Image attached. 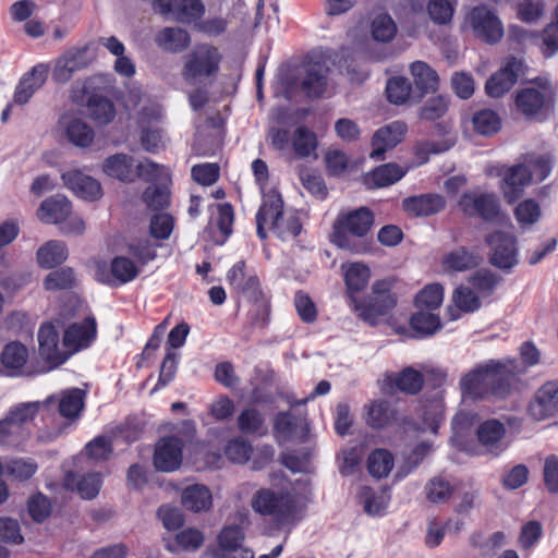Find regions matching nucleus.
Instances as JSON below:
<instances>
[{
    "label": "nucleus",
    "instance_id": "obj_1",
    "mask_svg": "<svg viewBox=\"0 0 558 558\" xmlns=\"http://www.w3.org/2000/svg\"><path fill=\"white\" fill-rule=\"evenodd\" d=\"M525 373V367L514 360H489L464 373L460 377L459 389L463 399L473 401L505 398Z\"/></svg>",
    "mask_w": 558,
    "mask_h": 558
},
{
    "label": "nucleus",
    "instance_id": "obj_2",
    "mask_svg": "<svg viewBox=\"0 0 558 558\" xmlns=\"http://www.w3.org/2000/svg\"><path fill=\"white\" fill-rule=\"evenodd\" d=\"M251 507L254 512L269 518L277 527H284L294 525L303 518L305 501L289 492L260 488L252 496Z\"/></svg>",
    "mask_w": 558,
    "mask_h": 558
},
{
    "label": "nucleus",
    "instance_id": "obj_3",
    "mask_svg": "<svg viewBox=\"0 0 558 558\" xmlns=\"http://www.w3.org/2000/svg\"><path fill=\"white\" fill-rule=\"evenodd\" d=\"M373 211L365 206L341 211L332 225L331 242L339 248L351 253H363L366 246L360 241L374 226Z\"/></svg>",
    "mask_w": 558,
    "mask_h": 558
},
{
    "label": "nucleus",
    "instance_id": "obj_4",
    "mask_svg": "<svg viewBox=\"0 0 558 558\" xmlns=\"http://www.w3.org/2000/svg\"><path fill=\"white\" fill-rule=\"evenodd\" d=\"M457 208L465 217L481 218L485 221L496 220L500 214V204L495 193L474 189L464 192Z\"/></svg>",
    "mask_w": 558,
    "mask_h": 558
},
{
    "label": "nucleus",
    "instance_id": "obj_5",
    "mask_svg": "<svg viewBox=\"0 0 558 558\" xmlns=\"http://www.w3.org/2000/svg\"><path fill=\"white\" fill-rule=\"evenodd\" d=\"M221 58L219 50L214 46H196L185 57L182 76L185 81L191 82L196 78L216 75Z\"/></svg>",
    "mask_w": 558,
    "mask_h": 558
},
{
    "label": "nucleus",
    "instance_id": "obj_6",
    "mask_svg": "<svg viewBox=\"0 0 558 558\" xmlns=\"http://www.w3.org/2000/svg\"><path fill=\"white\" fill-rule=\"evenodd\" d=\"M372 290L373 295L368 303H359L355 296H351V303L365 323L375 326L380 317L386 316L395 307L396 298L385 282H375Z\"/></svg>",
    "mask_w": 558,
    "mask_h": 558
},
{
    "label": "nucleus",
    "instance_id": "obj_7",
    "mask_svg": "<svg viewBox=\"0 0 558 558\" xmlns=\"http://www.w3.org/2000/svg\"><path fill=\"white\" fill-rule=\"evenodd\" d=\"M465 24L474 36L487 44H496L504 36V27L493 10L486 5L474 7L465 15Z\"/></svg>",
    "mask_w": 558,
    "mask_h": 558
},
{
    "label": "nucleus",
    "instance_id": "obj_8",
    "mask_svg": "<svg viewBox=\"0 0 558 558\" xmlns=\"http://www.w3.org/2000/svg\"><path fill=\"white\" fill-rule=\"evenodd\" d=\"M486 242L492 248L489 262L493 266L510 270L519 263L517 240L512 233L495 231L486 238Z\"/></svg>",
    "mask_w": 558,
    "mask_h": 558
},
{
    "label": "nucleus",
    "instance_id": "obj_9",
    "mask_svg": "<svg viewBox=\"0 0 558 558\" xmlns=\"http://www.w3.org/2000/svg\"><path fill=\"white\" fill-rule=\"evenodd\" d=\"M524 71L525 64L522 59L507 58L502 66L487 80L485 85L487 95L493 98L501 97L511 89Z\"/></svg>",
    "mask_w": 558,
    "mask_h": 558
},
{
    "label": "nucleus",
    "instance_id": "obj_10",
    "mask_svg": "<svg viewBox=\"0 0 558 558\" xmlns=\"http://www.w3.org/2000/svg\"><path fill=\"white\" fill-rule=\"evenodd\" d=\"M246 521L244 514H239L238 522L227 523L220 530L217 536V546L208 549L210 557L241 554V551H252L244 547L245 533L243 524Z\"/></svg>",
    "mask_w": 558,
    "mask_h": 558
},
{
    "label": "nucleus",
    "instance_id": "obj_11",
    "mask_svg": "<svg viewBox=\"0 0 558 558\" xmlns=\"http://www.w3.org/2000/svg\"><path fill=\"white\" fill-rule=\"evenodd\" d=\"M58 130L76 147L87 148L94 143L93 128L74 112H65L59 118Z\"/></svg>",
    "mask_w": 558,
    "mask_h": 558
},
{
    "label": "nucleus",
    "instance_id": "obj_12",
    "mask_svg": "<svg viewBox=\"0 0 558 558\" xmlns=\"http://www.w3.org/2000/svg\"><path fill=\"white\" fill-rule=\"evenodd\" d=\"M527 412L535 421H543L558 412V379L547 381L534 393Z\"/></svg>",
    "mask_w": 558,
    "mask_h": 558
},
{
    "label": "nucleus",
    "instance_id": "obj_13",
    "mask_svg": "<svg viewBox=\"0 0 558 558\" xmlns=\"http://www.w3.org/2000/svg\"><path fill=\"white\" fill-rule=\"evenodd\" d=\"M85 390L80 388H70L62 390L58 395L48 397L43 401V405L48 408L50 404L57 403L60 416L69 422H75L80 418L85 408Z\"/></svg>",
    "mask_w": 558,
    "mask_h": 558
},
{
    "label": "nucleus",
    "instance_id": "obj_14",
    "mask_svg": "<svg viewBox=\"0 0 558 558\" xmlns=\"http://www.w3.org/2000/svg\"><path fill=\"white\" fill-rule=\"evenodd\" d=\"M501 175L500 190L509 204L517 202L522 196L524 187L533 181L532 171L523 160L507 168Z\"/></svg>",
    "mask_w": 558,
    "mask_h": 558
},
{
    "label": "nucleus",
    "instance_id": "obj_15",
    "mask_svg": "<svg viewBox=\"0 0 558 558\" xmlns=\"http://www.w3.org/2000/svg\"><path fill=\"white\" fill-rule=\"evenodd\" d=\"M37 337L39 354L51 367L59 366L69 359L66 348L59 344V335L52 324H44L39 328Z\"/></svg>",
    "mask_w": 558,
    "mask_h": 558
},
{
    "label": "nucleus",
    "instance_id": "obj_16",
    "mask_svg": "<svg viewBox=\"0 0 558 558\" xmlns=\"http://www.w3.org/2000/svg\"><path fill=\"white\" fill-rule=\"evenodd\" d=\"M153 5L160 14H171L182 23H190L204 12V5L199 0H154Z\"/></svg>",
    "mask_w": 558,
    "mask_h": 558
},
{
    "label": "nucleus",
    "instance_id": "obj_17",
    "mask_svg": "<svg viewBox=\"0 0 558 558\" xmlns=\"http://www.w3.org/2000/svg\"><path fill=\"white\" fill-rule=\"evenodd\" d=\"M183 444L177 437H165L159 440L154 454V464L157 470L172 472L182 463Z\"/></svg>",
    "mask_w": 558,
    "mask_h": 558
},
{
    "label": "nucleus",
    "instance_id": "obj_18",
    "mask_svg": "<svg viewBox=\"0 0 558 558\" xmlns=\"http://www.w3.org/2000/svg\"><path fill=\"white\" fill-rule=\"evenodd\" d=\"M90 63L87 48L68 51L56 61L52 77L58 83H66L75 72L86 69Z\"/></svg>",
    "mask_w": 558,
    "mask_h": 558
},
{
    "label": "nucleus",
    "instance_id": "obj_19",
    "mask_svg": "<svg viewBox=\"0 0 558 558\" xmlns=\"http://www.w3.org/2000/svg\"><path fill=\"white\" fill-rule=\"evenodd\" d=\"M283 218V201L279 194L270 193L268 194L257 215H256V227L257 234L260 239H266V226L269 227L272 231L277 228V225Z\"/></svg>",
    "mask_w": 558,
    "mask_h": 558
},
{
    "label": "nucleus",
    "instance_id": "obj_20",
    "mask_svg": "<svg viewBox=\"0 0 558 558\" xmlns=\"http://www.w3.org/2000/svg\"><path fill=\"white\" fill-rule=\"evenodd\" d=\"M405 132L407 125L401 121H395L378 129L372 138L371 158L381 159L386 150L393 148L402 141Z\"/></svg>",
    "mask_w": 558,
    "mask_h": 558
},
{
    "label": "nucleus",
    "instance_id": "obj_21",
    "mask_svg": "<svg viewBox=\"0 0 558 558\" xmlns=\"http://www.w3.org/2000/svg\"><path fill=\"white\" fill-rule=\"evenodd\" d=\"M61 179L64 185L81 198L96 201L102 195L100 183L80 170H69L62 173Z\"/></svg>",
    "mask_w": 558,
    "mask_h": 558
},
{
    "label": "nucleus",
    "instance_id": "obj_22",
    "mask_svg": "<svg viewBox=\"0 0 558 558\" xmlns=\"http://www.w3.org/2000/svg\"><path fill=\"white\" fill-rule=\"evenodd\" d=\"M506 436V426L496 418L482 422L476 428L478 444L486 452L498 456L504 451L502 440Z\"/></svg>",
    "mask_w": 558,
    "mask_h": 558
},
{
    "label": "nucleus",
    "instance_id": "obj_23",
    "mask_svg": "<svg viewBox=\"0 0 558 558\" xmlns=\"http://www.w3.org/2000/svg\"><path fill=\"white\" fill-rule=\"evenodd\" d=\"M96 336V322L92 317H87L83 323H75L71 325L63 336V345L69 352V357L78 351L86 348L94 340Z\"/></svg>",
    "mask_w": 558,
    "mask_h": 558
},
{
    "label": "nucleus",
    "instance_id": "obj_24",
    "mask_svg": "<svg viewBox=\"0 0 558 558\" xmlns=\"http://www.w3.org/2000/svg\"><path fill=\"white\" fill-rule=\"evenodd\" d=\"M446 206L442 195L436 193L421 194L402 201V209L414 217H427L441 211Z\"/></svg>",
    "mask_w": 558,
    "mask_h": 558
},
{
    "label": "nucleus",
    "instance_id": "obj_25",
    "mask_svg": "<svg viewBox=\"0 0 558 558\" xmlns=\"http://www.w3.org/2000/svg\"><path fill=\"white\" fill-rule=\"evenodd\" d=\"M70 201L60 194L46 198L37 209V217L45 223H59L71 214Z\"/></svg>",
    "mask_w": 558,
    "mask_h": 558
},
{
    "label": "nucleus",
    "instance_id": "obj_26",
    "mask_svg": "<svg viewBox=\"0 0 558 558\" xmlns=\"http://www.w3.org/2000/svg\"><path fill=\"white\" fill-rule=\"evenodd\" d=\"M48 75V68L45 64H38L23 76L14 93V102L17 105L26 104L33 94L40 88Z\"/></svg>",
    "mask_w": 558,
    "mask_h": 558
},
{
    "label": "nucleus",
    "instance_id": "obj_27",
    "mask_svg": "<svg viewBox=\"0 0 558 558\" xmlns=\"http://www.w3.org/2000/svg\"><path fill=\"white\" fill-rule=\"evenodd\" d=\"M365 409L366 424L374 429L387 428L398 420L397 410L388 401L375 400Z\"/></svg>",
    "mask_w": 558,
    "mask_h": 558
},
{
    "label": "nucleus",
    "instance_id": "obj_28",
    "mask_svg": "<svg viewBox=\"0 0 558 558\" xmlns=\"http://www.w3.org/2000/svg\"><path fill=\"white\" fill-rule=\"evenodd\" d=\"M135 166L132 156L119 153L105 160L102 170L109 177L122 182H133L136 179Z\"/></svg>",
    "mask_w": 558,
    "mask_h": 558
},
{
    "label": "nucleus",
    "instance_id": "obj_29",
    "mask_svg": "<svg viewBox=\"0 0 558 558\" xmlns=\"http://www.w3.org/2000/svg\"><path fill=\"white\" fill-rule=\"evenodd\" d=\"M181 504L195 513L208 511L213 506L211 492L201 484L187 486L181 494Z\"/></svg>",
    "mask_w": 558,
    "mask_h": 558
},
{
    "label": "nucleus",
    "instance_id": "obj_30",
    "mask_svg": "<svg viewBox=\"0 0 558 558\" xmlns=\"http://www.w3.org/2000/svg\"><path fill=\"white\" fill-rule=\"evenodd\" d=\"M28 360V349L19 341L5 344L0 354V361L8 375L15 376L21 373Z\"/></svg>",
    "mask_w": 558,
    "mask_h": 558
},
{
    "label": "nucleus",
    "instance_id": "obj_31",
    "mask_svg": "<svg viewBox=\"0 0 558 558\" xmlns=\"http://www.w3.org/2000/svg\"><path fill=\"white\" fill-rule=\"evenodd\" d=\"M548 95L549 89L546 87L541 89L535 87L522 88L515 96L517 108L527 117L536 114L544 107Z\"/></svg>",
    "mask_w": 558,
    "mask_h": 558
},
{
    "label": "nucleus",
    "instance_id": "obj_32",
    "mask_svg": "<svg viewBox=\"0 0 558 558\" xmlns=\"http://www.w3.org/2000/svg\"><path fill=\"white\" fill-rule=\"evenodd\" d=\"M329 68L325 63H313L306 68L302 88L308 97H319L328 85Z\"/></svg>",
    "mask_w": 558,
    "mask_h": 558
},
{
    "label": "nucleus",
    "instance_id": "obj_33",
    "mask_svg": "<svg viewBox=\"0 0 558 558\" xmlns=\"http://www.w3.org/2000/svg\"><path fill=\"white\" fill-rule=\"evenodd\" d=\"M64 486L68 489L77 490V493L84 499H93L99 493L101 486V477L99 473L78 475L70 472L64 477Z\"/></svg>",
    "mask_w": 558,
    "mask_h": 558
},
{
    "label": "nucleus",
    "instance_id": "obj_34",
    "mask_svg": "<svg viewBox=\"0 0 558 558\" xmlns=\"http://www.w3.org/2000/svg\"><path fill=\"white\" fill-rule=\"evenodd\" d=\"M410 73L414 85L422 95L435 93L439 86L437 72L424 61H414L410 64Z\"/></svg>",
    "mask_w": 558,
    "mask_h": 558
},
{
    "label": "nucleus",
    "instance_id": "obj_35",
    "mask_svg": "<svg viewBox=\"0 0 558 558\" xmlns=\"http://www.w3.org/2000/svg\"><path fill=\"white\" fill-rule=\"evenodd\" d=\"M481 262L482 257L477 253L461 246L446 254L442 265L447 270L464 271L477 267Z\"/></svg>",
    "mask_w": 558,
    "mask_h": 558
},
{
    "label": "nucleus",
    "instance_id": "obj_36",
    "mask_svg": "<svg viewBox=\"0 0 558 558\" xmlns=\"http://www.w3.org/2000/svg\"><path fill=\"white\" fill-rule=\"evenodd\" d=\"M158 47L170 52H180L186 49L191 43L186 31L179 27H166L156 36Z\"/></svg>",
    "mask_w": 558,
    "mask_h": 558
},
{
    "label": "nucleus",
    "instance_id": "obj_37",
    "mask_svg": "<svg viewBox=\"0 0 558 558\" xmlns=\"http://www.w3.org/2000/svg\"><path fill=\"white\" fill-rule=\"evenodd\" d=\"M407 170L397 163H386L375 168L367 177L369 187H386L401 180Z\"/></svg>",
    "mask_w": 558,
    "mask_h": 558
},
{
    "label": "nucleus",
    "instance_id": "obj_38",
    "mask_svg": "<svg viewBox=\"0 0 558 558\" xmlns=\"http://www.w3.org/2000/svg\"><path fill=\"white\" fill-rule=\"evenodd\" d=\"M236 426L244 435L263 436L267 432L264 414L254 407H247L240 412Z\"/></svg>",
    "mask_w": 558,
    "mask_h": 558
},
{
    "label": "nucleus",
    "instance_id": "obj_39",
    "mask_svg": "<svg viewBox=\"0 0 558 558\" xmlns=\"http://www.w3.org/2000/svg\"><path fill=\"white\" fill-rule=\"evenodd\" d=\"M89 117L99 125L109 124L116 117V108L111 100L101 95H92L86 104Z\"/></svg>",
    "mask_w": 558,
    "mask_h": 558
},
{
    "label": "nucleus",
    "instance_id": "obj_40",
    "mask_svg": "<svg viewBox=\"0 0 558 558\" xmlns=\"http://www.w3.org/2000/svg\"><path fill=\"white\" fill-rule=\"evenodd\" d=\"M68 257V250L64 243L56 240L48 241L37 251L38 264L47 269L62 264Z\"/></svg>",
    "mask_w": 558,
    "mask_h": 558
},
{
    "label": "nucleus",
    "instance_id": "obj_41",
    "mask_svg": "<svg viewBox=\"0 0 558 558\" xmlns=\"http://www.w3.org/2000/svg\"><path fill=\"white\" fill-rule=\"evenodd\" d=\"M369 275V268L362 263H353L348 266L344 271V279L350 298L367 286Z\"/></svg>",
    "mask_w": 558,
    "mask_h": 558
},
{
    "label": "nucleus",
    "instance_id": "obj_42",
    "mask_svg": "<svg viewBox=\"0 0 558 558\" xmlns=\"http://www.w3.org/2000/svg\"><path fill=\"white\" fill-rule=\"evenodd\" d=\"M38 465L33 459L15 458L4 465L5 474L13 481L24 482L29 480L37 471Z\"/></svg>",
    "mask_w": 558,
    "mask_h": 558
},
{
    "label": "nucleus",
    "instance_id": "obj_43",
    "mask_svg": "<svg viewBox=\"0 0 558 558\" xmlns=\"http://www.w3.org/2000/svg\"><path fill=\"white\" fill-rule=\"evenodd\" d=\"M472 123L474 130L484 136L496 134L501 126V120L499 116L490 109H483L477 111L472 118Z\"/></svg>",
    "mask_w": 558,
    "mask_h": 558
},
{
    "label": "nucleus",
    "instance_id": "obj_44",
    "mask_svg": "<svg viewBox=\"0 0 558 558\" xmlns=\"http://www.w3.org/2000/svg\"><path fill=\"white\" fill-rule=\"evenodd\" d=\"M29 436L25 426H20L14 420L7 415L0 421V444L16 446Z\"/></svg>",
    "mask_w": 558,
    "mask_h": 558
},
{
    "label": "nucleus",
    "instance_id": "obj_45",
    "mask_svg": "<svg viewBox=\"0 0 558 558\" xmlns=\"http://www.w3.org/2000/svg\"><path fill=\"white\" fill-rule=\"evenodd\" d=\"M527 169L532 171V178L536 182L544 181L551 170L553 157L550 154H527L523 157Z\"/></svg>",
    "mask_w": 558,
    "mask_h": 558
},
{
    "label": "nucleus",
    "instance_id": "obj_46",
    "mask_svg": "<svg viewBox=\"0 0 558 558\" xmlns=\"http://www.w3.org/2000/svg\"><path fill=\"white\" fill-rule=\"evenodd\" d=\"M393 466L391 453L385 449L374 450L367 459V469L372 476L386 477Z\"/></svg>",
    "mask_w": 558,
    "mask_h": 558
},
{
    "label": "nucleus",
    "instance_id": "obj_47",
    "mask_svg": "<svg viewBox=\"0 0 558 558\" xmlns=\"http://www.w3.org/2000/svg\"><path fill=\"white\" fill-rule=\"evenodd\" d=\"M388 100L393 105L405 104L412 94V85L404 76H395L388 80L386 85Z\"/></svg>",
    "mask_w": 558,
    "mask_h": 558
},
{
    "label": "nucleus",
    "instance_id": "obj_48",
    "mask_svg": "<svg viewBox=\"0 0 558 558\" xmlns=\"http://www.w3.org/2000/svg\"><path fill=\"white\" fill-rule=\"evenodd\" d=\"M397 34V25L388 14L377 15L371 24L372 38L378 43H389Z\"/></svg>",
    "mask_w": 558,
    "mask_h": 558
},
{
    "label": "nucleus",
    "instance_id": "obj_49",
    "mask_svg": "<svg viewBox=\"0 0 558 558\" xmlns=\"http://www.w3.org/2000/svg\"><path fill=\"white\" fill-rule=\"evenodd\" d=\"M395 384L400 391L409 395H415L422 389L424 377L418 371L412 367H407L398 374L395 379Z\"/></svg>",
    "mask_w": 558,
    "mask_h": 558
},
{
    "label": "nucleus",
    "instance_id": "obj_50",
    "mask_svg": "<svg viewBox=\"0 0 558 558\" xmlns=\"http://www.w3.org/2000/svg\"><path fill=\"white\" fill-rule=\"evenodd\" d=\"M426 10L429 19L437 25H446L451 22L454 3L450 0H428Z\"/></svg>",
    "mask_w": 558,
    "mask_h": 558
},
{
    "label": "nucleus",
    "instance_id": "obj_51",
    "mask_svg": "<svg viewBox=\"0 0 558 558\" xmlns=\"http://www.w3.org/2000/svg\"><path fill=\"white\" fill-rule=\"evenodd\" d=\"M292 141L295 153L302 158L311 156L317 146L315 133L304 126L294 131Z\"/></svg>",
    "mask_w": 558,
    "mask_h": 558
},
{
    "label": "nucleus",
    "instance_id": "obj_52",
    "mask_svg": "<svg viewBox=\"0 0 558 558\" xmlns=\"http://www.w3.org/2000/svg\"><path fill=\"white\" fill-rule=\"evenodd\" d=\"M410 324L423 337L434 335L441 326L437 315L423 310L412 316Z\"/></svg>",
    "mask_w": 558,
    "mask_h": 558
},
{
    "label": "nucleus",
    "instance_id": "obj_53",
    "mask_svg": "<svg viewBox=\"0 0 558 558\" xmlns=\"http://www.w3.org/2000/svg\"><path fill=\"white\" fill-rule=\"evenodd\" d=\"M111 274L117 283L123 284L135 279L138 275V269L133 260L119 256L111 262Z\"/></svg>",
    "mask_w": 558,
    "mask_h": 558
},
{
    "label": "nucleus",
    "instance_id": "obj_54",
    "mask_svg": "<svg viewBox=\"0 0 558 558\" xmlns=\"http://www.w3.org/2000/svg\"><path fill=\"white\" fill-rule=\"evenodd\" d=\"M444 300V289L438 283L426 286L415 299L416 306L421 310H436Z\"/></svg>",
    "mask_w": 558,
    "mask_h": 558
},
{
    "label": "nucleus",
    "instance_id": "obj_55",
    "mask_svg": "<svg viewBox=\"0 0 558 558\" xmlns=\"http://www.w3.org/2000/svg\"><path fill=\"white\" fill-rule=\"evenodd\" d=\"M225 453L234 463H245L251 457L252 446L245 438L238 436L228 441Z\"/></svg>",
    "mask_w": 558,
    "mask_h": 558
},
{
    "label": "nucleus",
    "instance_id": "obj_56",
    "mask_svg": "<svg viewBox=\"0 0 558 558\" xmlns=\"http://www.w3.org/2000/svg\"><path fill=\"white\" fill-rule=\"evenodd\" d=\"M542 215L539 205L534 199L521 202L514 209V216L521 227L536 223Z\"/></svg>",
    "mask_w": 558,
    "mask_h": 558
},
{
    "label": "nucleus",
    "instance_id": "obj_57",
    "mask_svg": "<svg viewBox=\"0 0 558 558\" xmlns=\"http://www.w3.org/2000/svg\"><path fill=\"white\" fill-rule=\"evenodd\" d=\"M448 109V100L445 96L438 95L429 98L418 111L422 120L434 121L441 118Z\"/></svg>",
    "mask_w": 558,
    "mask_h": 558
},
{
    "label": "nucleus",
    "instance_id": "obj_58",
    "mask_svg": "<svg viewBox=\"0 0 558 558\" xmlns=\"http://www.w3.org/2000/svg\"><path fill=\"white\" fill-rule=\"evenodd\" d=\"M44 407L43 402H23L14 405L9 411L10 420H14L20 426H25L28 422L33 421L39 409Z\"/></svg>",
    "mask_w": 558,
    "mask_h": 558
},
{
    "label": "nucleus",
    "instance_id": "obj_59",
    "mask_svg": "<svg viewBox=\"0 0 558 558\" xmlns=\"http://www.w3.org/2000/svg\"><path fill=\"white\" fill-rule=\"evenodd\" d=\"M45 288L48 291L69 289L74 283V275L71 268H61L51 271L45 278Z\"/></svg>",
    "mask_w": 558,
    "mask_h": 558
},
{
    "label": "nucleus",
    "instance_id": "obj_60",
    "mask_svg": "<svg viewBox=\"0 0 558 558\" xmlns=\"http://www.w3.org/2000/svg\"><path fill=\"white\" fill-rule=\"evenodd\" d=\"M452 299L456 306L466 313L474 312L481 306L480 298L469 287L457 288Z\"/></svg>",
    "mask_w": 558,
    "mask_h": 558
},
{
    "label": "nucleus",
    "instance_id": "obj_61",
    "mask_svg": "<svg viewBox=\"0 0 558 558\" xmlns=\"http://www.w3.org/2000/svg\"><path fill=\"white\" fill-rule=\"evenodd\" d=\"M157 517L168 531L180 529L184 524V514L177 508L169 505H162L157 510Z\"/></svg>",
    "mask_w": 558,
    "mask_h": 558
},
{
    "label": "nucleus",
    "instance_id": "obj_62",
    "mask_svg": "<svg viewBox=\"0 0 558 558\" xmlns=\"http://www.w3.org/2000/svg\"><path fill=\"white\" fill-rule=\"evenodd\" d=\"M136 178H142L147 182H153L161 178L169 177V170L150 160H144L135 166Z\"/></svg>",
    "mask_w": 558,
    "mask_h": 558
},
{
    "label": "nucleus",
    "instance_id": "obj_63",
    "mask_svg": "<svg viewBox=\"0 0 558 558\" xmlns=\"http://www.w3.org/2000/svg\"><path fill=\"white\" fill-rule=\"evenodd\" d=\"M143 201L153 209H161L170 202V193L166 186H148L143 193Z\"/></svg>",
    "mask_w": 558,
    "mask_h": 558
},
{
    "label": "nucleus",
    "instance_id": "obj_64",
    "mask_svg": "<svg viewBox=\"0 0 558 558\" xmlns=\"http://www.w3.org/2000/svg\"><path fill=\"white\" fill-rule=\"evenodd\" d=\"M543 480L546 489L550 494L558 493V457L550 454L545 458L543 466Z\"/></svg>",
    "mask_w": 558,
    "mask_h": 558
}]
</instances>
